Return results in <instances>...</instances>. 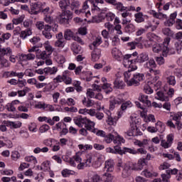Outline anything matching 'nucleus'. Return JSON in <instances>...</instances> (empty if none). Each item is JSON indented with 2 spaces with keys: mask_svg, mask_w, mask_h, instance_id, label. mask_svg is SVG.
I'll list each match as a JSON object with an SVG mask.
<instances>
[{
  "mask_svg": "<svg viewBox=\"0 0 182 182\" xmlns=\"http://www.w3.org/2000/svg\"><path fill=\"white\" fill-rule=\"evenodd\" d=\"M176 18H177V12H174L170 15V18L164 22L165 26H173L176 23Z\"/></svg>",
  "mask_w": 182,
  "mask_h": 182,
  "instance_id": "obj_21",
  "label": "nucleus"
},
{
  "mask_svg": "<svg viewBox=\"0 0 182 182\" xmlns=\"http://www.w3.org/2000/svg\"><path fill=\"white\" fill-rule=\"evenodd\" d=\"M171 117L172 118V120H174L175 122H176V124L177 126V129L178 130H180V129H181V127H182V124H181L182 112L173 114L172 115H171Z\"/></svg>",
  "mask_w": 182,
  "mask_h": 182,
  "instance_id": "obj_13",
  "label": "nucleus"
},
{
  "mask_svg": "<svg viewBox=\"0 0 182 182\" xmlns=\"http://www.w3.org/2000/svg\"><path fill=\"white\" fill-rule=\"evenodd\" d=\"M126 85L123 80L119 78H117L114 82V89H123Z\"/></svg>",
  "mask_w": 182,
  "mask_h": 182,
  "instance_id": "obj_38",
  "label": "nucleus"
},
{
  "mask_svg": "<svg viewBox=\"0 0 182 182\" xmlns=\"http://www.w3.org/2000/svg\"><path fill=\"white\" fill-rule=\"evenodd\" d=\"M23 26L24 28H27V29L21 31L20 38H21V39H26L28 36H31V35H32V28H31L32 26V23L29 20H26L23 23Z\"/></svg>",
  "mask_w": 182,
  "mask_h": 182,
  "instance_id": "obj_5",
  "label": "nucleus"
},
{
  "mask_svg": "<svg viewBox=\"0 0 182 182\" xmlns=\"http://www.w3.org/2000/svg\"><path fill=\"white\" fill-rule=\"evenodd\" d=\"M105 19V15L103 13H102V11H100V14L97 16V18L95 19H90L88 22L90 23H100V22H102Z\"/></svg>",
  "mask_w": 182,
  "mask_h": 182,
  "instance_id": "obj_36",
  "label": "nucleus"
},
{
  "mask_svg": "<svg viewBox=\"0 0 182 182\" xmlns=\"http://www.w3.org/2000/svg\"><path fill=\"white\" fill-rule=\"evenodd\" d=\"M55 48H65V40H57L54 43Z\"/></svg>",
  "mask_w": 182,
  "mask_h": 182,
  "instance_id": "obj_62",
  "label": "nucleus"
},
{
  "mask_svg": "<svg viewBox=\"0 0 182 182\" xmlns=\"http://www.w3.org/2000/svg\"><path fill=\"white\" fill-rule=\"evenodd\" d=\"M106 153H112V154H122V147L119 146H114V149L112 147L106 148Z\"/></svg>",
  "mask_w": 182,
  "mask_h": 182,
  "instance_id": "obj_27",
  "label": "nucleus"
},
{
  "mask_svg": "<svg viewBox=\"0 0 182 182\" xmlns=\"http://www.w3.org/2000/svg\"><path fill=\"white\" fill-rule=\"evenodd\" d=\"M155 99H156V100H160L161 102H168V96L167 95V94H165L161 91H159L156 92V95H155Z\"/></svg>",
  "mask_w": 182,
  "mask_h": 182,
  "instance_id": "obj_25",
  "label": "nucleus"
},
{
  "mask_svg": "<svg viewBox=\"0 0 182 182\" xmlns=\"http://www.w3.org/2000/svg\"><path fill=\"white\" fill-rule=\"evenodd\" d=\"M114 140V132H112V134H109L107 135L105 137V141L107 143V144H109V143H112Z\"/></svg>",
  "mask_w": 182,
  "mask_h": 182,
  "instance_id": "obj_54",
  "label": "nucleus"
},
{
  "mask_svg": "<svg viewBox=\"0 0 182 182\" xmlns=\"http://www.w3.org/2000/svg\"><path fill=\"white\" fill-rule=\"evenodd\" d=\"M115 6L116 9H117V11H119L120 12H124V11H127V7L123 6V3L122 2H117Z\"/></svg>",
  "mask_w": 182,
  "mask_h": 182,
  "instance_id": "obj_55",
  "label": "nucleus"
},
{
  "mask_svg": "<svg viewBox=\"0 0 182 182\" xmlns=\"http://www.w3.org/2000/svg\"><path fill=\"white\" fill-rule=\"evenodd\" d=\"M25 161L30 163V165L36 166L38 164V159L34 156H27L24 158Z\"/></svg>",
  "mask_w": 182,
  "mask_h": 182,
  "instance_id": "obj_35",
  "label": "nucleus"
},
{
  "mask_svg": "<svg viewBox=\"0 0 182 182\" xmlns=\"http://www.w3.org/2000/svg\"><path fill=\"white\" fill-rule=\"evenodd\" d=\"M100 49L95 48L91 54L92 62H97L98 59H100Z\"/></svg>",
  "mask_w": 182,
  "mask_h": 182,
  "instance_id": "obj_33",
  "label": "nucleus"
},
{
  "mask_svg": "<svg viewBox=\"0 0 182 182\" xmlns=\"http://www.w3.org/2000/svg\"><path fill=\"white\" fill-rule=\"evenodd\" d=\"M40 167L43 171H49L50 170V161H46L43 162Z\"/></svg>",
  "mask_w": 182,
  "mask_h": 182,
  "instance_id": "obj_49",
  "label": "nucleus"
},
{
  "mask_svg": "<svg viewBox=\"0 0 182 182\" xmlns=\"http://www.w3.org/2000/svg\"><path fill=\"white\" fill-rule=\"evenodd\" d=\"M160 25V21L153 20V21H148L146 22V24L144 26V28L147 31V29H151V31H156L157 29V27Z\"/></svg>",
  "mask_w": 182,
  "mask_h": 182,
  "instance_id": "obj_15",
  "label": "nucleus"
},
{
  "mask_svg": "<svg viewBox=\"0 0 182 182\" xmlns=\"http://www.w3.org/2000/svg\"><path fill=\"white\" fill-rule=\"evenodd\" d=\"M105 28H106V29H107L108 32H114V26L113 24H112L110 22H106L104 24Z\"/></svg>",
  "mask_w": 182,
  "mask_h": 182,
  "instance_id": "obj_60",
  "label": "nucleus"
},
{
  "mask_svg": "<svg viewBox=\"0 0 182 182\" xmlns=\"http://www.w3.org/2000/svg\"><path fill=\"white\" fill-rule=\"evenodd\" d=\"M71 49L73 52H74L76 55L78 53H82V47L80 46L73 44L71 47Z\"/></svg>",
  "mask_w": 182,
  "mask_h": 182,
  "instance_id": "obj_56",
  "label": "nucleus"
},
{
  "mask_svg": "<svg viewBox=\"0 0 182 182\" xmlns=\"http://www.w3.org/2000/svg\"><path fill=\"white\" fill-rule=\"evenodd\" d=\"M140 41H141V38L136 39L134 42L128 43V46H129V49H131L132 50H133V49H136V46H137V45L140 43Z\"/></svg>",
  "mask_w": 182,
  "mask_h": 182,
  "instance_id": "obj_53",
  "label": "nucleus"
},
{
  "mask_svg": "<svg viewBox=\"0 0 182 182\" xmlns=\"http://www.w3.org/2000/svg\"><path fill=\"white\" fill-rule=\"evenodd\" d=\"M70 8L72 11H74L75 9H79L80 8V1L76 0V1H73L71 2V6Z\"/></svg>",
  "mask_w": 182,
  "mask_h": 182,
  "instance_id": "obj_58",
  "label": "nucleus"
},
{
  "mask_svg": "<svg viewBox=\"0 0 182 182\" xmlns=\"http://www.w3.org/2000/svg\"><path fill=\"white\" fill-rule=\"evenodd\" d=\"M72 19V14H68L64 13L59 16L60 23H69V21Z\"/></svg>",
  "mask_w": 182,
  "mask_h": 182,
  "instance_id": "obj_22",
  "label": "nucleus"
},
{
  "mask_svg": "<svg viewBox=\"0 0 182 182\" xmlns=\"http://www.w3.org/2000/svg\"><path fill=\"white\" fill-rule=\"evenodd\" d=\"M138 132H139V128L137 127V125H134V126H131V129L125 133L129 137H133V136H139Z\"/></svg>",
  "mask_w": 182,
  "mask_h": 182,
  "instance_id": "obj_23",
  "label": "nucleus"
},
{
  "mask_svg": "<svg viewBox=\"0 0 182 182\" xmlns=\"http://www.w3.org/2000/svg\"><path fill=\"white\" fill-rule=\"evenodd\" d=\"M59 6L60 9L63 11H65L68 9V7L70 6V0H60L59 1Z\"/></svg>",
  "mask_w": 182,
  "mask_h": 182,
  "instance_id": "obj_39",
  "label": "nucleus"
},
{
  "mask_svg": "<svg viewBox=\"0 0 182 182\" xmlns=\"http://www.w3.org/2000/svg\"><path fill=\"white\" fill-rule=\"evenodd\" d=\"M174 141V135L173 134H169L166 136V140L161 141V146L164 149H170L171 144H173V141Z\"/></svg>",
  "mask_w": 182,
  "mask_h": 182,
  "instance_id": "obj_8",
  "label": "nucleus"
},
{
  "mask_svg": "<svg viewBox=\"0 0 182 182\" xmlns=\"http://www.w3.org/2000/svg\"><path fill=\"white\" fill-rule=\"evenodd\" d=\"M43 46H44V49L46 50V51L48 53H49L50 55H52V53L55 50V48H53V47H52V46H50V43L49 42V41H46L43 43Z\"/></svg>",
  "mask_w": 182,
  "mask_h": 182,
  "instance_id": "obj_40",
  "label": "nucleus"
},
{
  "mask_svg": "<svg viewBox=\"0 0 182 182\" xmlns=\"http://www.w3.org/2000/svg\"><path fill=\"white\" fill-rule=\"evenodd\" d=\"M36 58V54L33 53H21L19 59L21 62H32Z\"/></svg>",
  "mask_w": 182,
  "mask_h": 182,
  "instance_id": "obj_10",
  "label": "nucleus"
},
{
  "mask_svg": "<svg viewBox=\"0 0 182 182\" xmlns=\"http://www.w3.org/2000/svg\"><path fill=\"white\" fill-rule=\"evenodd\" d=\"M87 117H82V116H77L73 118V122L78 127H83L86 123Z\"/></svg>",
  "mask_w": 182,
  "mask_h": 182,
  "instance_id": "obj_17",
  "label": "nucleus"
},
{
  "mask_svg": "<svg viewBox=\"0 0 182 182\" xmlns=\"http://www.w3.org/2000/svg\"><path fill=\"white\" fill-rule=\"evenodd\" d=\"M114 170V161L112 159H109L105 161L104 171L112 173Z\"/></svg>",
  "mask_w": 182,
  "mask_h": 182,
  "instance_id": "obj_16",
  "label": "nucleus"
},
{
  "mask_svg": "<svg viewBox=\"0 0 182 182\" xmlns=\"http://www.w3.org/2000/svg\"><path fill=\"white\" fill-rule=\"evenodd\" d=\"M54 59L57 63H59V65H63V63L66 62V58H65V56L62 54H56L54 56Z\"/></svg>",
  "mask_w": 182,
  "mask_h": 182,
  "instance_id": "obj_41",
  "label": "nucleus"
},
{
  "mask_svg": "<svg viewBox=\"0 0 182 182\" xmlns=\"http://www.w3.org/2000/svg\"><path fill=\"white\" fill-rule=\"evenodd\" d=\"M41 5L39 3H31V14H33V15H38V14H39V11H41Z\"/></svg>",
  "mask_w": 182,
  "mask_h": 182,
  "instance_id": "obj_29",
  "label": "nucleus"
},
{
  "mask_svg": "<svg viewBox=\"0 0 182 182\" xmlns=\"http://www.w3.org/2000/svg\"><path fill=\"white\" fill-rule=\"evenodd\" d=\"M174 48L177 52V53H181L182 50V41H176L174 43Z\"/></svg>",
  "mask_w": 182,
  "mask_h": 182,
  "instance_id": "obj_57",
  "label": "nucleus"
},
{
  "mask_svg": "<svg viewBox=\"0 0 182 182\" xmlns=\"http://www.w3.org/2000/svg\"><path fill=\"white\" fill-rule=\"evenodd\" d=\"M87 178H85L83 182H103L100 176L92 171L87 172Z\"/></svg>",
  "mask_w": 182,
  "mask_h": 182,
  "instance_id": "obj_7",
  "label": "nucleus"
},
{
  "mask_svg": "<svg viewBox=\"0 0 182 182\" xmlns=\"http://www.w3.org/2000/svg\"><path fill=\"white\" fill-rule=\"evenodd\" d=\"M85 164H86V167H90V166L95 164L94 154L88 155V156L87 157V159L85 160Z\"/></svg>",
  "mask_w": 182,
  "mask_h": 182,
  "instance_id": "obj_42",
  "label": "nucleus"
},
{
  "mask_svg": "<svg viewBox=\"0 0 182 182\" xmlns=\"http://www.w3.org/2000/svg\"><path fill=\"white\" fill-rule=\"evenodd\" d=\"M137 55V52L125 55L122 62L124 68H129L132 70H137V63H144L149 59V53H141L139 55Z\"/></svg>",
  "mask_w": 182,
  "mask_h": 182,
  "instance_id": "obj_1",
  "label": "nucleus"
},
{
  "mask_svg": "<svg viewBox=\"0 0 182 182\" xmlns=\"http://www.w3.org/2000/svg\"><path fill=\"white\" fill-rule=\"evenodd\" d=\"M11 56L12 55V48L10 47L4 48L1 49V52L0 53V56Z\"/></svg>",
  "mask_w": 182,
  "mask_h": 182,
  "instance_id": "obj_48",
  "label": "nucleus"
},
{
  "mask_svg": "<svg viewBox=\"0 0 182 182\" xmlns=\"http://www.w3.org/2000/svg\"><path fill=\"white\" fill-rule=\"evenodd\" d=\"M102 176L104 177V182H113V179L114 178V176L109 173H105Z\"/></svg>",
  "mask_w": 182,
  "mask_h": 182,
  "instance_id": "obj_51",
  "label": "nucleus"
},
{
  "mask_svg": "<svg viewBox=\"0 0 182 182\" xmlns=\"http://www.w3.org/2000/svg\"><path fill=\"white\" fill-rule=\"evenodd\" d=\"M124 102V100L121 97L113 98L109 101V109L113 110L116 107V105H120Z\"/></svg>",
  "mask_w": 182,
  "mask_h": 182,
  "instance_id": "obj_20",
  "label": "nucleus"
},
{
  "mask_svg": "<svg viewBox=\"0 0 182 182\" xmlns=\"http://www.w3.org/2000/svg\"><path fill=\"white\" fill-rule=\"evenodd\" d=\"M134 70H128L124 73V81L127 86H139L140 82L144 80V74L136 73L133 74Z\"/></svg>",
  "mask_w": 182,
  "mask_h": 182,
  "instance_id": "obj_3",
  "label": "nucleus"
},
{
  "mask_svg": "<svg viewBox=\"0 0 182 182\" xmlns=\"http://www.w3.org/2000/svg\"><path fill=\"white\" fill-rule=\"evenodd\" d=\"M49 56H50V54L46 50L42 51L41 50H37L36 58L38 59H42V60H46V59H48Z\"/></svg>",
  "mask_w": 182,
  "mask_h": 182,
  "instance_id": "obj_24",
  "label": "nucleus"
},
{
  "mask_svg": "<svg viewBox=\"0 0 182 182\" xmlns=\"http://www.w3.org/2000/svg\"><path fill=\"white\" fill-rule=\"evenodd\" d=\"M125 32H127V33H133V32H136V26L132 23L128 24L125 27Z\"/></svg>",
  "mask_w": 182,
  "mask_h": 182,
  "instance_id": "obj_52",
  "label": "nucleus"
},
{
  "mask_svg": "<svg viewBox=\"0 0 182 182\" xmlns=\"http://www.w3.org/2000/svg\"><path fill=\"white\" fill-rule=\"evenodd\" d=\"M80 161H82V152H77L68 160V163L72 167H76L77 164L80 163Z\"/></svg>",
  "mask_w": 182,
  "mask_h": 182,
  "instance_id": "obj_9",
  "label": "nucleus"
},
{
  "mask_svg": "<svg viewBox=\"0 0 182 182\" xmlns=\"http://www.w3.org/2000/svg\"><path fill=\"white\" fill-rule=\"evenodd\" d=\"M11 67V63L9 62L8 60H6L4 56L0 55V68H10Z\"/></svg>",
  "mask_w": 182,
  "mask_h": 182,
  "instance_id": "obj_37",
  "label": "nucleus"
},
{
  "mask_svg": "<svg viewBox=\"0 0 182 182\" xmlns=\"http://www.w3.org/2000/svg\"><path fill=\"white\" fill-rule=\"evenodd\" d=\"M122 117V114L119 113L117 116L112 117V115H108L107 119V123L109 126H114L117 123V120Z\"/></svg>",
  "mask_w": 182,
  "mask_h": 182,
  "instance_id": "obj_19",
  "label": "nucleus"
},
{
  "mask_svg": "<svg viewBox=\"0 0 182 182\" xmlns=\"http://www.w3.org/2000/svg\"><path fill=\"white\" fill-rule=\"evenodd\" d=\"M103 43V40L102 39V36H98L95 37L94 41L92 42V46H95V48H97V46H100L102 43Z\"/></svg>",
  "mask_w": 182,
  "mask_h": 182,
  "instance_id": "obj_50",
  "label": "nucleus"
},
{
  "mask_svg": "<svg viewBox=\"0 0 182 182\" xmlns=\"http://www.w3.org/2000/svg\"><path fill=\"white\" fill-rule=\"evenodd\" d=\"M124 138L119 135L117 132L114 131V144H122V143H125Z\"/></svg>",
  "mask_w": 182,
  "mask_h": 182,
  "instance_id": "obj_30",
  "label": "nucleus"
},
{
  "mask_svg": "<svg viewBox=\"0 0 182 182\" xmlns=\"http://www.w3.org/2000/svg\"><path fill=\"white\" fill-rule=\"evenodd\" d=\"M74 35L75 34L73 33L72 30L70 29H66L64 31V38L65 41H70L72 38H75Z\"/></svg>",
  "mask_w": 182,
  "mask_h": 182,
  "instance_id": "obj_47",
  "label": "nucleus"
},
{
  "mask_svg": "<svg viewBox=\"0 0 182 182\" xmlns=\"http://www.w3.org/2000/svg\"><path fill=\"white\" fill-rule=\"evenodd\" d=\"M141 176H144L146 178H150V177H157L158 174L153 171L145 169L141 173Z\"/></svg>",
  "mask_w": 182,
  "mask_h": 182,
  "instance_id": "obj_31",
  "label": "nucleus"
},
{
  "mask_svg": "<svg viewBox=\"0 0 182 182\" xmlns=\"http://www.w3.org/2000/svg\"><path fill=\"white\" fill-rule=\"evenodd\" d=\"M157 68V64L156 61L153 58H150L148 60L146 63L144 64V69L146 70V72H151L153 69H156Z\"/></svg>",
  "mask_w": 182,
  "mask_h": 182,
  "instance_id": "obj_12",
  "label": "nucleus"
},
{
  "mask_svg": "<svg viewBox=\"0 0 182 182\" xmlns=\"http://www.w3.org/2000/svg\"><path fill=\"white\" fill-rule=\"evenodd\" d=\"M165 77L167 80V83L170 85L171 86H176V77L173 75H171V71L166 70L165 73Z\"/></svg>",
  "mask_w": 182,
  "mask_h": 182,
  "instance_id": "obj_14",
  "label": "nucleus"
},
{
  "mask_svg": "<svg viewBox=\"0 0 182 182\" xmlns=\"http://www.w3.org/2000/svg\"><path fill=\"white\" fill-rule=\"evenodd\" d=\"M134 16V21L136 23H141V22H144L146 18H147V16L144 15L143 12L136 13Z\"/></svg>",
  "mask_w": 182,
  "mask_h": 182,
  "instance_id": "obj_26",
  "label": "nucleus"
},
{
  "mask_svg": "<svg viewBox=\"0 0 182 182\" xmlns=\"http://www.w3.org/2000/svg\"><path fill=\"white\" fill-rule=\"evenodd\" d=\"M73 86L75 87L77 92H82V86H80V81H74L73 83Z\"/></svg>",
  "mask_w": 182,
  "mask_h": 182,
  "instance_id": "obj_63",
  "label": "nucleus"
},
{
  "mask_svg": "<svg viewBox=\"0 0 182 182\" xmlns=\"http://www.w3.org/2000/svg\"><path fill=\"white\" fill-rule=\"evenodd\" d=\"M161 177L163 182H170V178H171V176L170 175V173H164L161 175Z\"/></svg>",
  "mask_w": 182,
  "mask_h": 182,
  "instance_id": "obj_64",
  "label": "nucleus"
},
{
  "mask_svg": "<svg viewBox=\"0 0 182 182\" xmlns=\"http://www.w3.org/2000/svg\"><path fill=\"white\" fill-rule=\"evenodd\" d=\"M95 122L87 118L85 126L88 132L93 133V130H96V129H95Z\"/></svg>",
  "mask_w": 182,
  "mask_h": 182,
  "instance_id": "obj_32",
  "label": "nucleus"
},
{
  "mask_svg": "<svg viewBox=\"0 0 182 182\" xmlns=\"http://www.w3.org/2000/svg\"><path fill=\"white\" fill-rule=\"evenodd\" d=\"M111 55L113 59H115V60H118V62L122 61V59L123 60H124V57H123V53H122V51L117 48H113L111 50Z\"/></svg>",
  "mask_w": 182,
  "mask_h": 182,
  "instance_id": "obj_11",
  "label": "nucleus"
},
{
  "mask_svg": "<svg viewBox=\"0 0 182 182\" xmlns=\"http://www.w3.org/2000/svg\"><path fill=\"white\" fill-rule=\"evenodd\" d=\"M170 41H171V39L167 37L164 40L163 44H154L152 47L153 52L155 53L162 52L163 56H167V53L170 52Z\"/></svg>",
  "mask_w": 182,
  "mask_h": 182,
  "instance_id": "obj_4",
  "label": "nucleus"
},
{
  "mask_svg": "<svg viewBox=\"0 0 182 182\" xmlns=\"http://www.w3.org/2000/svg\"><path fill=\"white\" fill-rule=\"evenodd\" d=\"M4 124L11 129H21L22 127V122L21 121H4Z\"/></svg>",
  "mask_w": 182,
  "mask_h": 182,
  "instance_id": "obj_18",
  "label": "nucleus"
},
{
  "mask_svg": "<svg viewBox=\"0 0 182 182\" xmlns=\"http://www.w3.org/2000/svg\"><path fill=\"white\" fill-rule=\"evenodd\" d=\"M95 164L102 166V162L105 160V156L100 154H95Z\"/></svg>",
  "mask_w": 182,
  "mask_h": 182,
  "instance_id": "obj_34",
  "label": "nucleus"
},
{
  "mask_svg": "<svg viewBox=\"0 0 182 182\" xmlns=\"http://www.w3.org/2000/svg\"><path fill=\"white\" fill-rule=\"evenodd\" d=\"M139 100L141 102V103H144V105L147 107H150V106H151V102L149 100V96L147 95L141 94L139 97Z\"/></svg>",
  "mask_w": 182,
  "mask_h": 182,
  "instance_id": "obj_28",
  "label": "nucleus"
},
{
  "mask_svg": "<svg viewBox=\"0 0 182 182\" xmlns=\"http://www.w3.org/2000/svg\"><path fill=\"white\" fill-rule=\"evenodd\" d=\"M102 9L99 7L97 3L92 2V8L90 11L85 13L86 18H91L90 19H95L97 18V15H100Z\"/></svg>",
  "mask_w": 182,
  "mask_h": 182,
  "instance_id": "obj_6",
  "label": "nucleus"
},
{
  "mask_svg": "<svg viewBox=\"0 0 182 182\" xmlns=\"http://www.w3.org/2000/svg\"><path fill=\"white\" fill-rule=\"evenodd\" d=\"M117 167L122 168V176L123 178H127L132 174V170H134L135 171H140L143 170V167L146 166V161L144 159H139L137 164H133L132 166L129 164H123V161L121 160L118 161L117 164Z\"/></svg>",
  "mask_w": 182,
  "mask_h": 182,
  "instance_id": "obj_2",
  "label": "nucleus"
},
{
  "mask_svg": "<svg viewBox=\"0 0 182 182\" xmlns=\"http://www.w3.org/2000/svg\"><path fill=\"white\" fill-rule=\"evenodd\" d=\"M127 153H129V154H137V151L134 149L124 147L122 149L121 148V155L126 154Z\"/></svg>",
  "mask_w": 182,
  "mask_h": 182,
  "instance_id": "obj_43",
  "label": "nucleus"
},
{
  "mask_svg": "<svg viewBox=\"0 0 182 182\" xmlns=\"http://www.w3.org/2000/svg\"><path fill=\"white\" fill-rule=\"evenodd\" d=\"M149 143H150L149 139H143L142 141L136 140L134 141V144L136 146H139V147H146V146H147V144H149Z\"/></svg>",
  "mask_w": 182,
  "mask_h": 182,
  "instance_id": "obj_46",
  "label": "nucleus"
},
{
  "mask_svg": "<svg viewBox=\"0 0 182 182\" xmlns=\"http://www.w3.org/2000/svg\"><path fill=\"white\" fill-rule=\"evenodd\" d=\"M102 89H103V90H105V93H107V94L110 93V92H112V90H113V88H112L109 83H105L102 86Z\"/></svg>",
  "mask_w": 182,
  "mask_h": 182,
  "instance_id": "obj_59",
  "label": "nucleus"
},
{
  "mask_svg": "<svg viewBox=\"0 0 182 182\" xmlns=\"http://www.w3.org/2000/svg\"><path fill=\"white\" fill-rule=\"evenodd\" d=\"M105 16L107 22H113V21H114V18L116 17V15L112 12H109L106 14Z\"/></svg>",
  "mask_w": 182,
  "mask_h": 182,
  "instance_id": "obj_61",
  "label": "nucleus"
},
{
  "mask_svg": "<svg viewBox=\"0 0 182 182\" xmlns=\"http://www.w3.org/2000/svg\"><path fill=\"white\" fill-rule=\"evenodd\" d=\"M58 72V68L56 67H47L44 68L45 75H55Z\"/></svg>",
  "mask_w": 182,
  "mask_h": 182,
  "instance_id": "obj_44",
  "label": "nucleus"
},
{
  "mask_svg": "<svg viewBox=\"0 0 182 182\" xmlns=\"http://www.w3.org/2000/svg\"><path fill=\"white\" fill-rule=\"evenodd\" d=\"M89 76H92V72L82 71L80 77L81 79H83V80H87V82H90V80H92V77H89Z\"/></svg>",
  "mask_w": 182,
  "mask_h": 182,
  "instance_id": "obj_45",
  "label": "nucleus"
}]
</instances>
